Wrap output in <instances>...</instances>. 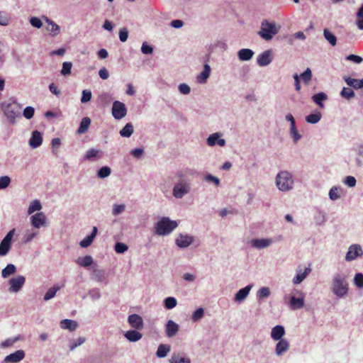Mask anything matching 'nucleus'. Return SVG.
<instances>
[{
	"mask_svg": "<svg viewBox=\"0 0 363 363\" xmlns=\"http://www.w3.org/2000/svg\"><path fill=\"white\" fill-rule=\"evenodd\" d=\"M349 276L344 272L333 274L330 281V290L338 298L346 296L349 292Z\"/></svg>",
	"mask_w": 363,
	"mask_h": 363,
	"instance_id": "nucleus-1",
	"label": "nucleus"
},
{
	"mask_svg": "<svg viewBox=\"0 0 363 363\" xmlns=\"http://www.w3.org/2000/svg\"><path fill=\"white\" fill-rule=\"evenodd\" d=\"M275 186L281 192H289L294 189L296 178L294 174L286 169L280 170L274 179Z\"/></svg>",
	"mask_w": 363,
	"mask_h": 363,
	"instance_id": "nucleus-2",
	"label": "nucleus"
},
{
	"mask_svg": "<svg viewBox=\"0 0 363 363\" xmlns=\"http://www.w3.org/2000/svg\"><path fill=\"white\" fill-rule=\"evenodd\" d=\"M177 177L179 179L172 188V196L177 199H181L191 192L192 185L189 179L184 177L182 172H178Z\"/></svg>",
	"mask_w": 363,
	"mask_h": 363,
	"instance_id": "nucleus-3",
	"label": "nucleus"
},
{
	"mask_svg": "<svg viewBox=\"0 0 363 363\" xmlns=\"http://www.w3.org/2000/svg\"><path fill=\"white\" fill-rule=\"evenodd\" d=\"M177 226L178 223L176 220H171L169 217H162L155 224V233L160 236L168 235Z\"/></svg>",
	"mask_w": 363,
	"mask_h": 363,
	"instance_id": "nucleus-4",
	"label": "nucleus"
},
{
	"mask_svg": "<svg viewBox=\"0 0 363 363\" xmlns=\"http://www.w3.org/2000/svg\"><path fill=\"white\" fill-rule=\"evenodd\" d=\"M281 26L274 21L263 20L257 34L264 40H271L280 30Z\"/></svg>",
	"mask_w": 363,
	"mask_h": 363,
	"instance_id": "nucleus-5",
	"label": "nucleus"
},
{
	"mask_svg": "<svg viewBox=\"0 0 363 363\" xmlns=\"http://www.w3.org/2000/svg\"><path fill=\"white\" fill-rule=\"evenodd\" d=\"M10 100L11 102L1 104V109L9 123H14L16 118L21 117V107L15 99H11Z\"/></svg>",
	"mask_w": 363,
	"mask_h": 363,
	"instance_id": "nucleus-6",
	"label": "nucleus"
},
{
	"mask_svg": "<svg viewBox=\"0 0 363 363\" xmlns=\"http://www.w3.org/2000/svg\"><path fill=\"white\" fill-rule=\"evenodd\" d=\"M223 137V134L221 132L213 133L206 138V143L208 147H225L226 141Z\"/></svg>",
	"mask_w": 363,
	"mask_h": 363,
	"instance_id": "nucleus-7",
	"label": "nucleus"
},
{
	"mask_svg": "<svg viewBox=\"0 0 363 363\" xmlns=\"http://www.w3.org/2000/svg\"><path fill=\"white\" fill-rule=\"evenodd\" d=\"M363 255V250L359 244H352L349 246L345 255L347 262H352Z\"/></svg>",
	"mask_w": 363,
	"mask_h": 363,
	"instance_id": "nucleus-8",
	"label": "nucleus"
},
{
	"mask_svg": "<svg viewBox=\"0 0 363 363\" xmlns=\"http://www.w3.org/2000/svg\"><path fill=\"white\" fill-rule=\"evenodd\" d=\"M285 120L290 123L289 135L292 138L294 143H297L302 138V135L298 133L294 117L291 113H288L285 116Z\"/></svg>",
	"mask_w": 363,
	"mask_h": 363,
	"instance_id": "nucleus-9",
	"label": "nucleus"
},
{
	"mask_svg": "<svg viewBox=\"0 0 363 363\" xmlns=\"http://www.w3.org/2000/svg\"><path fill=\"white\" fill-rule=\"evenodd\" d=\"M111 113L116 120H121L126 116L127 108L123 102L115 101L113 103Z\"/></svg>",
	"mask_w": 363,
	"mask_h": 363,
	"instance_id": "nucleus-10",
	"label": "nucleus"
},
{
	"mask_svg": "<svg viewBox=\"0 0 363 363\" xmlns=\"http://www.w3.org/2000/svg\"><path fill=\"white\" fill-rule=\"evenodd\" d=\"M31 225L37 229L47 226V218L43 212H38L30 218Z\"/></svg>",
	"mask_w": 363,
	"mask_h": 363,
	"instance_id": "nucleus-11",
	"label": "nucleus"
},
{
	"mask_svg": "<svg viewBox=\"0 0 363 363\" xmlns=\"http://www.w3.org/2000/svg\"><path fill=\"white\" fill-rule=\"evenodd\" d=\"M25 282L26 278L23 275H18L16 277L10 279L9 281L10 285L9 291L12 293L18 292L25 284Z\"/></svg>",
	"mask_w": 363,
	"mask_h": 363,
	"instance_id": "nucleus-12",
	"label": "nucleus"
},
{
	"mask_svg": "<svg viewBox=\"0 0 363 363\" xmlns=\"http://www.w3.org/2000/svg\"><path fill=\"white\" fill-rule=\"evenodd\" d=\"M274 242L272 238H256L250 241L251 247L257 250H263Z\"/></svg>",
	"mask_w": 363,
	"mask_h": 363,
	"instance_id": "nucleus-13",
	"label": "nucleus"
},
{
	"mask_svg": "<svg viewBox=\"0 0 363 363\" xmlns=\"http://www.w3.org/2000/svg\"><path fill=\"white\" fill-rule=\"evenodd\" d=\"M273 60V54L271 50H267L260 53L257 57V63L260 67L269 65Z\"/></svg>",
	"mask_w": 363,
	"mask_h": 363,
	"instance_id": "nucleus-14",
	"label": "nucleus"
},
{
	"mask_svg": "<svg viewBox=\"0 0 363 363\" xmlns=\"http://www.w3.org/2000/svg\"><path fill=\"white\" fill-rule=\"evenodd\" d=\"M179 330V325L172 320H168L164 325L165 335L169 338L175 337Z\"/></svg>",
	"mask_w": 363,
	"mask_h": 363,
	"instance_id": "nucleus-15",
	"label": "nucleus"
},
{
	"mask_svg": "<svg viewBox=\"0 0 363 363\" xmlns=\"http://www.w3.org/2000/svg\"><path fill=\"white\" fill-rule=\"evenodd\" d=\"M290 349V343L287 339L278 340L275 347L274 353L277 357L284 355Z\"/></svg>",
	"mask_w": 363,
	"mask_h": 363,
	"instance_id": "nucleus-16",
	"label": "nucleus"
},
{
	"mask_svg": "<svg viewBox=\"0 0 363 363\" xmlns=\"http://www.w3.org/2000/svg\"><path fill=\"white\" fill-rule=\"evenodd\" d=\"M194 237L188 234H179L175 239V244L179 248H186L194 242Z\"/></svg>",
	"mask_w": 363,
	"mask_h": 363,
	"instance_id": "nucleus-17",
	"label": "nucleus"
},
{
	"mask_svg": "<svg viewBox=\"0 0 363 363\" xmlns=\"http://www.w3.org/2000/svg\"><path fill=\"white\" fill-rule=\"evenodd\" d=\"M25 352L23 350H18L5 357L2 363H17L23 359Z\"/></svg>",
	"mask_w": 363,
	"mask_h": 363,
	"instance_id": "nucleus-18",
	"label": "nucleus"
},
{
	"mask_svg": "<svg viewBox=\"0 0 363 363\" xmlns=\"http://www.w3.org/2000/svg\"><path fill=\"white\" fill-rule=\"evenodd\" d=\"M286 334L285 328L283 325H277L272 328L270 336L274 341L284 340L283 337Z\"/></svg>",
	"mask_w": 363,
	"mask_h": 363,
	"instance_id": "nucleus-19",
	"label": "nucleus"
},
{
	"mask_svg": "<svg viewBox=\"0 0 363 363\" xmlns=\"http://www.w3.org/2000/svg\"><path fill=\"white\" fill-rule=\"evenodd\" d=\"M311 268L308 267L303 271L302 269H296V274L292 279V283L295 285L301 284L311 273Z\"/></svg>",
	"mask_w": 363,
	"mask_h": 363,
	"instance_id": "nucleus-20",
	"label": "nucleus"
},
{
	"mask_svg": "<svg viewBox=\"0 0 363 363\" xmlns=\"http://www.w3.org/2000/svg\"><path fill=\"white\" fill-rule=\"evenodd\" d=\"M313 219L317 225H323L328 220V215L323 210L317 208L313 215Z\"/></svg>",
	"mask_w": 363,
	"mask_h": 363,
	"instance_id": "nucleus-21",
	"label": "nucleus"
},
{
	"mask_svg": "<svg viewBox=\"0 0 363 363\" xmlns=\"http://www.w3.org/2000/svg\"><path fill=\"white\" fill-rule=\"evenodd\" d=\"M253 285L249 284L246 286L245 287L240 289L235 295L234 300L237 303H242L243 302L246 298L248 296Z\"/></svg>",
	"mask_w": 363,
	"mask_h": 363,
	"instance_id": "nucleus-22",
	"label": "nucleus"
},
{
	"mask_svg": "<svg viewBox=\"0 0 363 363\" xmlns=\"http://www.w3.org/2000/svg\"><path fill=\"white\" fill-rule=\"evenodd\" d=\"M352 150L354 152L356 166L362 167L363 166V143L356 144Z\"/></svg>",
	"mask_w": 363,
	"mask_h": 363,
	"instance_id": "nucleus-23",
	"label": "nucleus"
},
{
	"mask_svg": "<svg viewBox=\"0 0 363 363\" xmlns=\"http://www.w3.org/2000/svg\"><path fill=\"white\" fill-rule=\"evenodd\" d=\"M128 321L130 325L136 330H141L143 328V318L138 314L130 315Z\"/></svg>",
	"mask_w": 363,
	"mask_h": 363,
	"instance_id": "nucleus-24",
	"label": "nucleus"
},
{
	"mask_svg": "<svg viewBox=\"0 0 363 363\" xmlns=\"http://www.w3.org/2000/svg\"><path fill=\"white\" fill-rule=\"evenodd\" d=\"M43 19L48 24V27L46 28L47 30L50 32V34L52 36H57L60 33V27L53 21L50 20L49 18L46 16H43Z\"/></svg>",
	"mask_w": 363,
	"mask_h": 363,
	"instance_id": "nucleus-25",
	"label": "nucleus"
},
{
	"mask_svg": "<svg viewBox=\"0 0 363 363\" xmlns=\"http://www.w3.org/2000/svg\"><path fill=\"white\" fill-rule=\"evenodd\" d=\"M42 143H43L42 134L38 130H34L32 133V135L29 140L30 146L32 148L35 149V148L38 147L39 146H40Z\"/></svg>",
	"mask_w": 363,
	"mask_h": 363,
	"instance_id": "nucleus-26",
	"label": "nucleus"
},
{
	"mask_svg": "<svg viewBox=\"0 0 363 363\" xmlns=\"http://www.w3.org/2000/svg\"><path fill=\"white\" fill-rule=\"evenodd\" d=\"M97 233H98L97 227L94 226L92 228L91 233L80 241V242H79L80 247H82L83 248H86V247H89L91 245V243L93 242V241L94 240V239L97 235Z\"/></svg>",
	"mask_w": 363,
	"mask_h": 363,
	"instance_id": "nucleus-27",
	"label": "nucleus"
},
{
	"mask_svg": "<svg viewBox=\"0 0 363 363\" xmlns=\"http://www.w3.org/2000/svg\"><path fill=\"white\" fill-rule=\"evenodd\" d=\"M304 306V298L301 297H296L292 296L290 297V301L289 302V306L291 310H298L303 307Z\"/></svg>",
	"mask_w": 363,
	"mask_h": 363,
	"instance_id": "nucleus-28",
	"label": "nucleus"
},
{
	"mask_svg": "<svg viewBox=\"0 0 363 363\" xmlns=\"http://www.w3.org/2000/svg\"><path fill=\"white\" fill-rule=\"evenodd\" d=\"M211 70L210 65L204 64L203 71L196 77V82L201 84H205L211 74Z\"/></svg>",
	"mask_w": 363,
	"mask_h": 363,
	"instance_id": "nucleus-29",
	"label": "nucleus"
},
{
	"mask_svg": "<svg viewBox=\"0 0 363 363\" xmlns=\"http://www.w3.org/2000/svg\"><path fill=\"white\" fill-rule=\"evenodd\" d=\"M343 79L348 86L355 89L363 88V79H357L347 76H345Z\"/></svg>",
	"mask_w": 363,
	"mask_h": 363,
	"instance_id": "nucleus-30",
	"label": "nucleus"
},
{
	"mask_svg": "<svg viewBox=\"0 0 363 363\" xmlns=\"http://www.w3.org/2000/svg\"><path fill=\"white\" fill-rule=\"evenodd\" d=\"M253 55V50L248 48H242L238 52V57L240 61H249Z\"/></svg>",
	"mask_w": 363,
	"mask_h": 363,
	"instance_id": "nucleus-31",
	"label": "nucleus"
},
{
	"mask_svg": "<svg viewBox=\"0 0 363 363\" xmlns=\"http://www.w3.org/2000/svg\"><path fill=\"white\" fill-rule=\"evenodd\" d=\"M124 336L128 341L135 342L142 338L143 335L135 329L125 332Z\"/></svg>",
	"mask_w": 363,
	"mask_h": 363,
	"instance_id": "nucleus-32",
	"label": "nucleus"
},
{
	"mask_svg": "<svg viewBox=\"0 0 363 363\" xmlns=\"http://www.w3.org/2000/svg\"><path fill=\"white\" fill-rule=\"evenodd\" d=\"M91 124V119L89 117H84L82 119L79 127L77 130V133L82 135L85 133L88 130Z\"/></svg>",
	"mask_w": 363,
	"mask_h": 363,
	"instance_id": "nucleus-33",
	"label": "nucleus"
},
{
	"mask_svg": "<svg viewBox=\"0 0 363 363\" xmlns=\"http://www.w3.org/2000/svg\"><path fill=\"white\" fill-rule=\"evenodd\" d=\"M60 327L62 329L69 330L70 331H74L77 328V323L75 320H69V319H64L60 321Z\"/></svg>",
	"mask_w": 363,
	"mask_h": 363,
	"instance_id": "nucleus-34",
	"label": "nucleus"
},
{
	"mask_svg": "<svg viewBox=\"0 0 363 363\" xmlns=\"http://www.w3.org/2000/svg\"><path fill=\"white\" fill-rule=\"evenodd\" d=\"M327 99L328 96L324 92H319L318 94H314L312 96L313 101L321 108H324V104L323 103V101Z\"/></svg>",
	"mask_w": 363,
	"mask_h": 363,
	"instance_id": "nucleus-35",
	"label": "nucleus"
},
{
	"mask_svg": "<svg viewBox=\"0 0 363 363\" xmlns=\"http://www.w3.org/2000/svg\"><path fill=\"white\" fill-rule=\"evenodd\" d=\"M271 294L270 289L267 286L261 287L256 294L257 301H260L267 298Z\"/></svg>",
	"mask_w": 363,
	"mask_h": 363,
	"instance_id": "nucleus-36",
	"label": "nucleus"
},
{
	"mask_svg": "<svg viewBox=\"0 0 363 363\" xmlns=\"http://www.w3.org/2000/svg\"><path fill=\"white\" fill-rule=\"evenodd\" d=\"M38 235V231L34 230L33 229H28L23 234V242L27 244L31 242Z\"/></svg>",
	"mask_w": 363,
	"mask_h": 363,
	"instance_id": "nucleus-37",
	"label": "nucleus"
},
{
	"mask_svg": "<svg viewBox=\"0 0 363 363\" xmlns=\"http://www.w3.org/2000/svg\"><path fill=\"white\" fill-rule=\"evenodd\" d=\"M322 118V114L316 111L313 113H311L306 116L305 120L307 123L310 124H316L318 123Z\"/></svg>",
	"mask_w": 363,
	"mask_h": 363,
	"instance_id": "nucleus-38",
	"label": "nucleus"
},
{
	"mask_svg": "<svg viewBox=\"0 0 363 363\" xmlns=\"http://www.w3.org/2000/svg\"><path fill=\"white\" fill-rule=\"evenodd\" d=\"M16 272V267L13 264H9L1 271V276L3 278H8L9 276L14 274Z\"/></svg>",
	"mask_w": 363,
	"mask_h": 363,
	"instance_id": "nucleus-39",
	"label": "nucleus"
},
{
	"mask_svg": "<svg viewBox=\"0 0 363 363\" xmlns=\"http://www.w3.org/2000/svg\"><path fill=\"white\" fill-rule=\"evenodd\" d=\"M170 346L169 345H164L160 344L158 347L157 350L156 352V355L159 358H164L165 357L168 352L170 351Z\"/></svg>",
	"mask_w": 363,
	"mask_h": 363,
	"instance_id": "nucleus-40",
	"label": "nucleus"
},
{
	"mask_svg": "<svg viewBox=\"0 0 363 363\" xmlns=\"http://www.w3.org/2000/svg\"><path fill=\"white\" fill-rule=\"evenodd\" d=\"M342 193V188L340 186H333L328 193V196L330 200L336 201L340 198Z\"/></svg>",
	"mask_w": 363,
	"mask_h": 363,
	"instance_id": "nucleus-41",
	"label": "nucleus"
},
{
	"mask_svg": "<svg viewBox=\"0 0 363 363\" xmlns=\"http://www.w3.org/2000/svg\"><path fill=\"white\" fill-rule=\"evenodd\" d=\"M76 263L81 267H87L92 264L93 258L90 255H86L84 257H79L76 260Z\"/></svg>",
	"mask_w": 363,
	"mask_h": 363,
	"instance_id": "nucleus-42",
	"label": "nucleus"
},
{
	"mask_svg": "<svg viewBox=\"0 0 363 363\" xmlns=\"http://www.w3.org/2000/svg\"><path fill=\"white\" fill-rule=\"evenodd\" d=\"M323 35L325 39L332 45L335 46L337 44L336 36L330 32L328 28L323 30Z\"/></svg>",
	"mask_w": 363,
	"mask_h": 363,
	"instance_id": "nucleus-43",
	"label": "nucleus"
},
{
	"mask_svg": "<svg viewBox=\"0 0 363 363\" xmlns=\"http://www.w3.org/2000/svg\"><path fill=\"white\" fill-rule=\"evenodd\" d=\"M61 289V286H54L51 288H50L48 291L45 294L43 300L45 301H48L52 298H54L57 294V292Z\"/></svg>",
	"mask_w": 363,
	"mask_h": 363,
	"instance_id": "nucleus-44",
	"label": "nucleus"
},
{
	"mask_svg": "<svg viewBox=\"0 0 363 363\" xmlns=\"http://www.w3.org/2000/svg\"><path fill=\"white\" fill-rule=\"evenodd\" d=\"M133 133V125L130 123H128L121 130L120 135L122 137L129 138Z\"/></svg>",
	"mask_w": 363,
	"mask_h": 363,
	"instance_id": "nucleus-45",
	"label": "nucleus"
},
{
	"mask_svg": "<svg viewBox=\"0 0 363 363\" xmlns=\"http://www.w3.org/2000/svg\"><path fill=\"white\" fill-rule=\"evenodd\" d=\"M99 153V150H98L95 148L89 149L86 152L84 159L85 160L94 161V160H95V158L98 156Z\"/></svg>",
	"mask_w": 363,
	"mask_h": 363,
	"instance_id": "nucleus-46",
	"label": "nucleus"
},
{
	"mask_svg": "<svg viewBox=\"0 0 363 363\" xmlns=\"http://www.w3.org/2000/svg\"><path fill=\"white\" fill-rule=\"evenodd\" d=\"M41 208H42V205H41L40 202L38 200H34L30 203V204L28 206V214L31 215L35 211H38L41 210Z\"/></svg>",
	"mask_w": 363,
	"mask_h": 363,
	"instance_id": "nucleus-47",
	"label": "nucleus"
},
{
	"mask_svg": "<svg viewBox=\"0 0 363 363\" xmlns=\"http://www.w3.org/2000/svg\"><path fill=\"white\" fill-rule=\"evenodd\" d=\"M177 305V301L174 297L169 296L164 300V306L167 310L175 308Z\"/></svg>",
	"mask_w": 363,
	"mask_h": 363,
	"instance_id": "nucleus-48",
	"label": "nucleus"
},
{
	"mask_svg": "<svg viewBox=\"0 0 363 363\" xmlns=\"http://www.w3.org/2000/svg\"><path fill=\"white\" fill-rule=\"evenodd\" d=\"M125 210V205L123 203L118 204L114 203L112 207L111 213L113 216H117L122 213H123Z\"/></svg>",
	"mask_w": 363,
	"mask_h": 363,
	"instance_id": "nucleus-49",
	"label": "nucleus"
},
{
	"mask_svg": "<svg viewBox=\"0 0 363 363\" xmlns=\"http://www.w3.org/2000/svg\"><path fill=\"white\" fill-rule=\"evenodd\" d=\"M340 96L347 100H350L354 97L355 94L352 89L344 87L340 91Z\"/></svg>",
	"mask_w": 363,
	"mask_h": 363,
	"instance_id": "nucleus-50",
	"label": "nucleus"
},
{
	"mask_svg": "<svg viewBox=\"0 0 363 363\" xmlns=\"http://www.w3.org/2000/svg\"><path fill=\"white\" fill-rule=\"evenodd\" d=\"M170 363H191L188 357H181L179 354H173L169 359Z\"/></svg>",
	"mask_w": 363,
	"mask_h": 363,
	"instance_id": "nucleus-51",
	"label": "nucleus"
},
{
	"mask_svg": "<svg viewBox=\"0 0 363 363\" xmlns=\"http://www.w3.org/2000/svg\"><path fill=\"white\" fill-rule=\"evenodd\" d=\"M111 173V169L108 166L101 167L97 172V177L100 179L108 177Z\"/></svg>",
	"mask_w": 363,
	"mask_h": 363,
	"instance_id": "nucleus-52",
	"label": "nucleus"
},
{
	"mask_svg": "<svg viewBox=\"0 0 363 363\" xmlns=\"http://www.w3.org/2000/svg\"><path fill=\"white\" fill-rule=\"evenodd\" d=\"M11 247V244L6 242L4 240H1L0 243V256H5L6 255Z\"/></svg>",
	"mask_w": 363,
	"mask_h": 363,
	"instance_id": "nucleus-53",
	"label": "nucleus"
},
{
	"mask_svg": "<svg viewBox=\"0 0 363 363\" xmlns=\"http://www.w3.org/2000/svg\"><path fill=\"white\" fill-rule=\"evenodd\" d=\"M354 284L359 289H363V274L358 272L355 274L353 279Z\"/></svg>",
	"mask_w": 363,
	"mask_h": 363,
	"instance_id": "nucleus-54",
	"label": "nucleus"
},
{
	"mask_svg": "<svg viewBox=\"0 0 363 363\" xmlns=\"http://www.w3.org/2000/svg\"><path fill=\"white\" fill-rule=\"evenodd\" d=\"M204 315V310L202 308H199L192 314L191 320L194 322L200 320Z\"/></svg>",
	"mask_w": 363,
	"mask_h": 363,
	"instance_id": "nucleus-55",
	"label": "nucleus"
},
{
	"mask_svg": "<svg viewBox=\"0 0 363 363\" xmlns=\"http://www.w3.org/2000/svg\"><path fill=\"white\" fill-rule=\"evenodd\" d=\"M303 82L308 84L312 79V72L310 68H307L303 73L299 76Z\"/></svg>",
	"mask_w": 363,
	"mask_h": 363,
	"instance_id": "nucleus-56",
	"label": "nucleus"
},
{
	"mask_svg": "<svg viewBox=\"0 0 363 363\" xmlns=\"http://www.w3.org/2000/svg\"><path fill=\"white\" fill-rule=\"evenodd\" d=\"M72 64L69 62H65L62 63V67L61 69V74L64 76L70 74Z\"/></svg>",
	"mask_w": 363,
	"mask_h": 363,
	"instance_id": "nucleus-57",
	"label": "nucleus"
},
{
	"mask_svg": "<svg viewBox=\"0 0 363 363\" xmlns=\"http://www.w3.org/2000/svg\"><path fill=\"white\" fill-rule=\"evenodd\" d=\"M88 294L93 301L99 300L101 297L100 290L96 288L89 290Z\"/></svg>",
	"mask_w": 363,
	"mask_h": 363,
	"instance_id": "nucleus-58",
	"label": "nucleus"
},
{
	"mask_svg": "<svg viewBox=\"0 0 363 363\" xmlns=\"http://www.w3.org/2000/svg\"><path fill=\"white\" fill-rule=\"evenodd\" d=\"M85 341H86V338L84 337H79L77 340L72 341L69 345L70 350H72V351L74 350L77 347L84 344L85 342Z\"/></svg>",
	"mask_w": 363,
	"mask_h": 363,
	"instance_id": "nucleus-59",
	"label": "nucleus"
},
{
	"mask_svg": "<svg viewBox=\"0 0 363 363\" xmlns=\"http://www.w3.org/2000/svg\"><path fill=\"white\" fill-rule=\"evenodd\" d=\"M115 251L117 253L123 254L125 252L128 247V245L123 242H116L114 247Z\"/></svg>",
	"mask_w": 363,
	"mask_h": 363,
	"instance_id": "nucleus-60",
	"label": "nucleus"
},
{
	"mask_svg": "<svg viewBox=\"0 0 363 363\" xmlns=\"http://www.w3.org/2000/svg\"><path fill=\"white\" fill-rule=\"evenodd\" d=\"M204 179L206 182H213L216 186H218L220 184V179L211 174H207L205 175Z\"/></svg>",
	"mask_w": 363,
	"mask_h": 363,
	"instance_id": "nucleus-61",
	"label": "nucleus"
},
{
	"mask_svg": "<svg viewBox=\"0 0 363 363\" xmlns=\"http://www.w3.org/2000/svg\"><path fill=\"white\" fill-rule=\"evenodd\" d=\"M35 109L32 106H27L24 108L23 115L26 119H30L33 117Z\"/></svg>",
	"mask_w": 363,
	"mask_h": 363,
	"instance_id": "nucleus-62",
	"label": "nucleus"
},
{
	"mask_svg": "<svg viewBox=\"0 0 363 363\" xmlns=\"http://www.w3.org/2000/svg\"><path fill=\"white\" fill-rule=\"evenodd\" d=\"M141 52L145 55H151L153 52V47L144 42L141 46Z\"/></svg>",
	"mask_w": 363,
	"mask_h": 363,
	"instance_id": "nucleus-63",
	"label": "nucleus"
},
{
	"mask_svg": "<svg viewBox=\"0 0 363 363\" xmlns=\"http://www.w3.org/2000/svg\"><path fill=\"white\" fill-rule=\"evenodd\" d=\"M343 183L349 187H354L356 185L357 181L354 177L347 176L344 179Z\"/></svg>",
	"mask_w": 363,
	"mask_h": 363,
	"instance_id": "nucleus-64",
	"label": "nucleus"
}]
</instances>
